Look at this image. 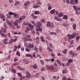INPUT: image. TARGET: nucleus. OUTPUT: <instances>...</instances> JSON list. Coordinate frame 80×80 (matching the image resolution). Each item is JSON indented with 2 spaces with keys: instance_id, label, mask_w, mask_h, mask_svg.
Wrapping results in <instances>:
<instances>
[{
  "instance_id": "1",
  "label": "nucleus",
  "mask_w": 80,
  "mask_h": 80,
  "mask_svg": "<svg viewBox=\"0 0 80 80\" xmlns=\"http://www.w3.org/2000/svg\"><path fill=\"white\" fill-rule=\"evenodd\" d=\"M0 18H1L3 22L5 21V17L2 14L0 13Z\"/></svg>"
},
{
  "instance_id": "2",
  "label": "nucleus",
  "mask_w": 80,
  "mask_h": 80,
  "mask_svg": "<svg viewBox=\"0 0 80 80\" xmlns=\"http://www.w3.org/2000/svg\"><path fill=\"white\" fill-rule=\"evenodd\" d=\"M36 26H37V27H38V28H40L42 26V23H40V22L38 21L37 22Z\"/></svg>"
},
{
  "instance_id": "3",
  "label": "nucleus",
  "mask_w": 80,
  "mask_h": 80,
  "mask_svg": "<svg viewBox=\"0 0 80 80\" xmlns=\"http://www.w3.org/2000/svg\"><path fill=\"white\" fill-rule=\"evenodd\" d=\"M40 6L37 3L36 4H33V7L34 8H38L39 7H40Z\"/></svg>"
},
{
  "instance_id": "4",
  "label": "nucleus",
  "mask_w": 80,
  "mask_h": 80,
  "mask_svg": "<svg viewBox=\"0 0 80 80\" xmlns=\"http://www.w3.org/2000/svg\"><path fill=\"white\" fill-rule=\"evenodd\" d=\"M26 78H30L31 77V74L28 72L27 71L26 72Z\"/></svg>"
},
{
  "instance_id": "5",
  "label": "nucleus",
  "mask_w": 80,
  "mask_h": 80,
  "mask_svg": "<svg viewBox=\"0 0 80 80\" xmlns=\"http://www.w3.org/2000/svg\"><path fill=\"white\" fill-rule=\"evenodd\" d=\"M78 34L76 33H73L71 35L72 38H74V37H75L76 36H77Z\"/></svg>"
},
{
  "instance_id": "6",
  "label": "nucleus",
  "mask_w": 80,
  "mask_h": 80,
  "mask_svg": "<svg viewBox=\"0 0 80 80\" xmlns=\"http://www.w3.org/2000/svg\"><path fill=\"white\" fill-rule=\"evenodd\" d=\"M54 67L52 65H50V69H49V71L50 72H54Z\"/></svg>"
},
{
  "instance_id": "7",
  "label": "nucleus",
  "mask_w": 80,
  "mask_h": 80,
  "mask_svg": "<svg viewBox=\"0 0 80 80\" xmlns=\"http://www.w3.org/2000/svg\"><path fill=\"white\" fill-rule=\"evenodd\" d=\"M36 30L37 31V32H39V31H40V32H42V29L41 28H38L36 27Z\"/></svg>"
},
{
  "instance_id": "8",
  "label": "nucleus",
  "mask_w": 80,
  "mask_h": 80,
  "mask_svg": "<svg viewBox=\"0 0 80 80\" xmlns=\"http://www.w3.org/2000/svg\"><path fill=\"white\" fill-rule=\"evenodd\" d=\"M28 26L30 28V29L31 30H33V28H34V26L33 25H32L31 24L29 23Z\"/></svg>"
},
{
  "instance_id": "9",
  "label": "nucleus",
  "mask_w": 80,
  "mask_h": 80,
  "mask_svg": "<svg viewBox=\"0 0 80 80\" xmlns=\"http://www.w3.org/2000/svg\"><path fill=\"white\" fill-rule=\"evenodd\" d=\"M6 23H7V24L9 25V26H10V27H12V25H13V24L12 23H11L10 22L6 20Z\"/></svg>"
},
{
  "instance_id": "10",
  "label": "nucleus",
  "mask_w": 80,
  "mask_h": 80,
  "mask_svg": "<svg viewBox=\"0 0 80 80\" xmlns=\"http://www.w3.org/2000/svg\"><path fill=\"white\" fill-rule=\"evenodd\" d=\"M62 25L63 27H68V24L67 23H66L65 22H64L62 24Z\"/></svg>"
},
{
  "instance_id": "11",
  "label": "nucleus",
  "mask_w": 80,
  "mask_h": 80,
  "mask_svg": "<svg viewBox=\"0 0 80 80\" xmlns=\"http://www.w3.org/2000/svg\"><path fill=\"white\" fill-rule=\"evenodd\" d=\"M46 69L47 70L49 71L50 70V65L49 66V65L48 64L46 66Z\"/></svg>"
},
{
  "instance_id": "12",
  "label": "nucleus",
  "mask_w": 80,
  "mask_h": 80,
  "mask_svg": "<svg viewBox=\"0 0 80 80\" xmlns=\"http://www.w3.org/2000/svg\"><path fill=\"white\" fill-rule=\"evenodd\" d=\"M30 3V2L29 1H28L27 2L24 3V6H27Z\"/></svg>"
},
{
  "instance_id": "13",
  "label": "nucleus",
  "mask_w": 80,
  "mask_h": 80,
  "mask_svg": "<svg viewBox=\"0 0 80 80\" xmlns=\"http://www.w3.org/2000/svg\"><path fill=\"white\" fill-rule=\"evenodd\" d=\"M18 69L20 70H21L22 71H23L25 70V68H20L19 66H18Z\"/></svg>"
},
{
  "instance_id": "14",
  "label": "nucleus",
  "mask_w": 80,
  "mask_h": 80,
  "mask_svg": "<svg viewBox=\"0 0 80 80\" xmlns=\"http://www.w3.org/2000/svg\"><path fill=\"white\" fill-rule=\"evenodd\" d=\"M69 3L71 5H74L75 4L74 3V0H70Z\"/></svg>"
},
{
  "instance_id": "15",
  "label": "nucleus",
  "mask_w": 80,
  "mask_h": 80,
  "mask_svg": "<svg viewBox=\"0 0 80 80\" xmlns=\"http://www.w3.org/2000/svg\"><path fill=\"white\" fill-rule=\"evenodd\" d=\"M50 25H51V22H47V24L46 25L47 27H50Z\"/></svg>"
},
{
  "instance_id": "16",
  "label": "nucleus",
  "mask_w": 80,
  "mask_h": 80,
  "mask_svg": "<svg viewBox=\"0 0 80 80\" xmlns=\"http://www.w3.org/2000/svg\"><path fill=\"white\" fill-rule=\"evenodd\" d=\"M13 15L15 18H18L19 17V16H18V15H17V13H14Z\"/></svg>"
},
{
  "instance_id": "17",
  "label": "nucleus",
  "mask_w": 80,
  "mask_h": 80,
  "mask_svg": "<svg viewBox=\"0 0 80 80\" xmlns=\"http://www.w3.org/2000/svg\"><path fill=\"white\" fill-rule=\"evenodd\" d=\"M55 12V9H53L50 12V13H51V14H54Z\"/></svg>"
},
{
  "instance_id": "18",
  "label": "nucleus",
  "mask_w": 80,
  "mask_h": 80,
  "mask_svg": "<svg viewBox=\"0 0 80 80\" xmlns=\"http://www.w3.org/2000/svg\"><path fill=\"white\" fill-rule=\"evenodd\" d=\"M67 72H68V70L67 69L63 70L62 71L63 74H65V73H67Z\"/></svg>"
},
{
  "instance_id": "19",
  "label": "nucleus",
  "mask_w": 80,
  "mask_h": 80,
  "mask_svg": "<svg viewBox=\"0 0 80 80\" xmlns=\"http://www.w3.org/2000/svg\"><path fill=\"white\" fill-rule=\"evenodd\" d=\"M25 17H26L25 16H23L22 17H20L19 19H20V20H22L23 19H25Z\"/></svg>"
},
{
  "instance_id": "20",
  "label": "nucleus",
  "mask_w": 80,
  "mask_h": 80,
  "mask_svg": "<svg viewBox=\"0 0 80 80\" xmlns=\"http://www.w3.org/2000/svg\"><path fill=\"white\" fill-rule=\"evenodd\" d=\"M29 47H30V48H33V47H34V46L33 44L30 43L29 44Z\"/></svg>"
},
{
  "instance_id": "21",
  "label": "nucleus",
  "mask_w": 80,
  "mask_h": 80,
  "mask_svg": "<svg viewBox=\"0 0 80 80\" xmlns=\"http://www.w3.org/2000/svg\"><path fill=\"white\" fill-rule=\"evenodd\" d=\"M47 49L49 52H53V50L50 47H48Z\"/></svg>"
},
{
  "instance_id": "22",
  "label": "nucleus",
  "mask_w": 80,
  "mask_h": 80,
  "mask_svg": "<svg viewBox=\"0 0 80 80\" xmlns=\"http://www.w3.org/2000/svg\"><path fill=\"white\" fill-rule=\"evenodd\" d=\"M63 19H65V20H67V19H68V17L67 15H64L63 17Z\"/></svg>"
},
{
  "instance_id": "23",
  "label": "nucleus",
  "mask_w": 80,
  "mask_h": 80,
  "mask_svg": "<svg viewBox=\"0 0 80 80\" xmlns=\"http://www.w3.org/2000/svg\"><path fill=\"white\" fill-rule=\"evenodd\" d=\"M56 62L58 63V64H59L60 66H61L62 65V64L61 63V62H60V61L59 60H56Z\"/></svg>"
},
{
  "instance_id": "24",
  "label": "nucleus",
  "mask_w": 80,
  "mask_h": 80,
  "mask_svg": "<svg viewBox=\"0 0 80 80\" xmlns=\"http://www.w3.org/2000/svg\"><path fill=\"white\" fill-rule=\"evenodd\" d=\"M50 27L51 28H54V27H55V26L54 25H53V23H51V24L50 26Z\"/></svg>"
},
{
  "instance_id": "25",
  "label": "nucleus",
  "mask_w": 80,
  "mask_h": 80,
  "mask_svg": "<svg viewBox=\"0 0 80 80\" xmlns=\"http://www.w3.org/2000/svg\"><path fill=\"white\" fill-rule=\"evenodd\" d=\"M31 23L34 26V27H36V24L35 22L33 21H32L31 22Z\"/></svg>"
},
{
  "instance_id": "26",
  "label": "nucleus",
  "mask_w": 80,
  "mask_h": 80,
  "mask_svg": "<svg viewBox=\"0 0 80 80\" xmlns=\"http://www.w3.org/2000/svg\"><path fill=\"white\" fill-rule=\"evenodd\" d=\"M22 39H23V40H24V41L25 42H27V41H28V38H23L22 37Z\"/></svg>"
},
{
  "instance_id": "27",
  "label": "nucleus",
  "mask_w": 80,
  "mask_h": 80,
  "mask_svg": "<svg viewBox=\"0 0 80 80\" xmlns=\"http://www.w3.org/2000/svg\"><path fill=\"white\" fill-rule=\"evenodd\" d=\"M14 25H18V21L17 20H16L14 22Z\"/></svg>"
},
{
  "instance_id": "28",
  "label": "nucleus",
  "mask_w": 80,
  "mask_h": 80,
  "mask_svg": "<svg viewBox=\"0 0 80 80\" xmlns=\"http://www.w3.org/2000/svg\"><path fill=\"white\" fill-rule=\"evenodd\" d=\"M41 40L43 42H45V40L43 39V37L42 36L41 37Z\"/></svg>"
},
{
  "instance_id": "29",
  "label": "nucleus",
  "mask_w": 80,
  "mask_h": 80,
  "mask_svg": "<svg viewBox=\"0 0 80 80\" xmlns=\"http://www.w3.org/2000/svg\"><path fill=\"white\" fill-rule=\"evenodd\" d=\"M41 40L43 42H45V40L43 39V37L42 36L41 37Z\"/></svg>"
},
{
  "instance_id": "30",
  "label": "nucleus",
  "mask_w": 80,
  "mask_h": 80,
  "mask_svg": "<svg viewBox=\"0 0 80 80\" xmlns=\"http://www.w3.org/2000/svg\"><path fill=\"white\" fill-rule=\"evenodd\" d=\"M73 30H76V24H73Z\"/></svg>"
},
{
  "instance_id": "31",
  "label": "nucleus",
  "mask_w": 80,
  "mask_h": 80,
  "mask_svg": "<svg viewBox=\"0 0 80 80\" xmlns=\"http://www.w3.org/2000/svg\"><path fill=\"white\" fill-rule=\"evenodd\" d=\"M32 67L36 69L37 68V66L36 64H34V65L32 66Z\"/></svg>"
},
{
  "instance_id": "32",
  "label": "nucleus",
  "mask_w": 80,
  "mask_h": 80,
  "mask_svg": "<svg viewBox=\"0 0 80 80\" xmlns=\"http://www.w3.org/2000/svg\"><path fill=\"white\" fill-rule=\"evenodd\" d=\"M38 48L40 52H42V51L43 50V48L41 46L39 47Z\"/></svg>"
},
{
  "instance_id": "33",
  "label": "nucleus",
  "mask_w": 80,
  "mask_h": 80,
  "mask_svg": "<svg viewBox=\"0 0 80 80\" xmlns=\"http://www.w3.org/2000/svg\"><path fill=\"white\" fill-rule=\"evenodd\" d=\"M12 72L13 73H16V70L14 69H12Z\"/></svg>"
},
{
  "instance_id": "34",
  "label": "nucleus",
  "mask_w": 80,
  "mask_h": 80,
  "mask_svg": "<svg viewBox=\"0 0 80 80\" xmlns=\"http://www.w3.org/2000/svg\"><path fill=\"white\" fill-rule=\"evenodd\" d=\"M34 51H35L37 53V52H38V48L35 47Z\"/></svg>"
},
{
  "instance_id": "35",
  "label": "nucleus",
  "mask_w": 80,
  "mask_h": 80,
  "mask_svg": "<svg viewBox=\"0 0 80 80\" xmlns=\"http://www.w3.org/2000/svg\"><path fill=\"white\" fill-rule=\"evenodd\" d=\"M56 14H57V15L58 16V17H60V14L58 13V12H57V11H56Z\"/></svg>"
},
{
  "instance_id": "36",
  "label": "nucleus",
  "mask_w": 80,
  "mask_h": 80,
  "mask_svg": "<svg viewBox=\"0 0 80 80\" xmlns=\"http://www.w3.org/2000/svg\"><path fill=\"white\" fill-rule=\"evenodd\" d=\"M57 21L58 22V21L61 22V21H62V19H61L60 18H58L57 19Z\"/></svg>"
},
{
  "instance_id": "37",
  "label": "nucleus",
  "mask_w": 80,
  "mask_h": 80,
  "mask_svg": "<svg viewBox=\"0 0 80 80\" xmlns=\"http://www.w3.org/2000/svg\"><path fill=\"white\" fill-rule=\"evenodd\" d=\"M14 51H16L17 50V48H18V46H16V45H14Z\"/></svg>"
},
{
  "instance_id": "38",
  "label": "nucleus",
  "mask_w": 80,
  "mask_h": 80,
  "mask_svg": "<svg viewBox=\"0 0 80 80\" xmlns=\"http://www.w3.org/2000/svg\"><path fill=\"white\" fill-rule=\"evenodd\" d=\"M6 16L8 18H12L11 16L8 14H7Z\"/></svg>"
},
{
  "instance_id": "39",
  "label": "nucleus",
  "mask_w": 80,
  "mask_h": 80,
  "mask_svg": "<svg viewBox=\"0 0 80 80\" xmlns=\"http://www.w3.org/2000/svg\"><path fill=\"white\" fill-rule=\"evenodd\" d=\"M13 39H11L10 41H9V43L10 44H11V43H13Z\"/></svg>"
},
{
  "instance_id": "40",
  "label": "nucleus",
  "mask_w": 80,
  "mask_h": 80,
  "mask_svg": "<svg viewBox=\"0 0 80 80\" xmlns=\"http://www.w3.org/2000/svg\"><path fill=\"white\" fill-rule=\"evenodd\" d=\"M26 38H30V34L27 35L26 36Z\"/></svg>"
},
{
  "instance_id": "41",
  "label": "nucleus",
  "mask_w": 80,
  "mask_h": 80,
  "mask_svg": "<svg viewBox=\"0 0 80 80\" xmlns=\"http://www.w3.org/2000/svg\"><path fill=\"white\" fill-rule=\"evenodd\" d=\"M40 13V12L38 11H36L34 13L35 14V15H38V14H39V13Z\"/></svg>"
},
{
  "instance_id": "42",
  "label": "nucleus",
  "mask_w": 80,
  "mask_h": 80,
  "mask_svg": "<svg viewBox=\"0 0 80 80\" xmlns=\"http://www.w3.org/2000/svg\"><path fill=\"white\" fill-rule=\"evenodd\" d=\"M1 29L2 30H3V32H4V33H6V32H7V30H6V29H4L3 28H1Z\"/></svg>"
},
{
  "instance_id": "43",
  "label": "nucleus",
  "mask_w": 80,
  "mask_h": 80,
  "mask_svg": "<svg viewBox=\"0 0 80 80\" xmlns=\"http://www.w3.org/2000/svg\"><path fill=\"white\" fill-rule=\"evenodd\" d=\"M40 62H41V63L42 65H43L44 64V62H43V61L40 60Z\"/></svg>"
},
{
  "instance_id": "44",
  "label": "nucleus",
  "mask_w": 80,
  "mask_h": 80,
  "mask_svg": "<svg viewBox=\"0 0 80 80\" xmlns=\"http://www.w3.org/2000/svg\"><path fill=\"white\" fill-rule=\"evenodd\" d=\"M14 13L9 12V14L10 15H13Z\"/></svg>"
},
{
  "instance_id": "45",
  "label": "nucleus",
  "mask_w": 80,
  "mask_h": 80,
  "mask_svg": "<svg viewBox=\"0 0 80 80\" xmlns=\"http://www.w3.org/2000/svg\"><path fill=\"white\" fill-rule=\"evenodd\" d=\"M70 34H68V36H69V37H68V38L70 39H72V36L71 35L70 36Z\"/></svg>"
},
{
  "instance_id": "46",
  "label": "nucleus",
  "mask_w": 80,
  "mask_h": 80,
  "mask_svg": "<svg viewBox=\"0 0 80 80\" xmlns=\"http://www.w3.org/2000/svg\"><path fill=\"white\" fill-rule=\"evenodd\" d=\"M26 57H32V55L30 54H27L26 55Z\"/></svg>"
},
{
  "instance_id": "47",
  "label": "nucleus",
  "mask_w": 80,
  "mask_h": 80,
  "mask_svg": "<svg viewBox=\"0 0 80 80\" xmlns=\"http://www.w3.org/2000/svg\"><path fill=\"white\" fill-rule=\"evenodd\" d=\"M48 9L49 10H50L52 9V5H50L48 8Z\"/></svg>"
},
{
  "instance_id": "48",
  "label": "nucleus",
  "mask_w": 80,
  "mask_h": 80,
  "mask_svg": "<svg viewBox=\"0 0 80 80\" xmlns=\"http://www.w3.org/2000/svg\"><path fill=\"white\" fill-rule=\"evenodd\" d=\"M18 75L20 77H22V74L20 72H18Z\"/></svg>"
},
{
  "instance_id": "49",
  "label": "nucleus",
  "mask_w": 80,
  "mask_h": 80,
  "mask_svg": "<svg viewBox=\"0 0 80 80\" xmlns=\"http://www.w3.org/2000/svg\"><path fill=\"white\" fill-rule=\"evenodd\" d=\"M60 18L61 17H63V13L62 12H60Z\"/></svg>"
},
{
  "instance_id": "50",
  "label": "nucleus",
  "mask_w": 80,
  "mask_h": 80,
  "mask_svg": "<svg viewBox=\"0 0 80 80\" xmlns=\"http://www.w3.org/2000/svg\"><path fill=\"white\" fill-rule=\"evenodd\" d=\"M18 4H19V2H15V4H14V5L16 6L17 5H18Z\"/></svg>"
},
{
  "instance_id": "51",
  "label": "nucleus",
  "mask_w": 80,
  "mask_h": 80,
  "mask_svg": "<svg viewBox=\"0 0 80 80\" xmlns=\"http://www.w3.org/2000/svg\"><path fill=\"white\" fill-rule=\"evenodd\" d=\"M41 71H45V68L44 67H42L41 69Z\"/></svg>"
},
{
  "instance_id": "52",
  "label": "nucleus",
  "mask_w": 80,
  "mask_h": 80,
  "mask_svg": "<svg viewBox=\"0 0 80 80\" xmlns=\"http://www.w3.org/2000/svg\"><path fill=\"white\" fill-rule=\"evenodd\" d=\"M16 54L17 55H18V57H20V53L18 52H17L16 53Z\"/></svg>"
},
{
  "instance_id": "53",
  "label": "nucleus",
  "mask_w": 80,
  "mask_h": 80,
  "mask_svg": "<svg viewBox=\"0 0 80 80\" xmlns=\"http://www.w3.org/2000/svg\"><path fill=\"white\" fill-rule=\"evenodd\" d=\"M18 65V63L17 62H15L13 64V66H15V65Z\"/></svg>"
},
{
  "instance_id": "54",
  "label": "nucleus",
  "mask_w": 80,
  "mask_h": 80,
  "mask_svg": "<svg viewBox=\"0 0 80 80\" xmlns=\"http://www.w3.org/2000/svg\"><path fill=\"white\" fill-rule=\"evenodd\" d=\"M72 59H69L68 62H69V63H71V62H72Z\"/></svg>"
},
{
  "instance_id": "55",
  "label": "nucleus",
  "mask_w": 80,
  "mask_h": 80,
  "mask_svg": "<svg viewBox=\"0 0 80 80\" xmlns=\"http://www.w3.org/2000/svg\"><path fill=\"white\" fill-rule=\"evenodd\" d=\"M17 58H14V62H17V61H18V60H19V59H17Z\"/></svg>"
},
{
  "instance_id": "56",
  "label": "nucleus",
  "mask_w": 80,
  "mask_h": 80,
  "mask_svg": "<svg viewBox=\"0 0 80 80\" xmlns=\"http://www.w3.org/2000/svg\"><path fill=\"white\" fill-rule=\"evenodd\" d=\"M26 30H27V31H30V29L29 28H26Z\"/></svg>"
},
{
  "instance_id": "57",
  "label": "nucleus",
  "mask_w": 80,
  "mask_h": 80,
  "mask_svg": "<svg viewBox=\"0 0 80 80\" xmlns=\"http://www.w3.org/2000/svg\"><path fill=\"white\" fill-rule=\"evenodd\" d=\"M25 49L27 52H30V49H28V48H26Z\"/></svg>"
},
{
  "instance_id": "58",
  "label": "nucleus",
  "mask_w": 80,
  "mask_h": 80,
  "mask_svg": "<svg viewBox=\"0 0 80 80\" xmlns=\"http://www.w3.org/2000/svg\"><path fill=\"white\" fill-rule=\"evenodd\" d=\"M18 22L19 23H20L22 22V20H20V19H19L18 20Z\"/></svg>"
},
{
  "instance_id": "59",
  "label": "nucleus",
  "mask_w": 80,
  "mask_h": 80,
  "mask_svg": "<svg viewBox=\"0 0 80 80\" xmlns=\"http://www.w3.org/2000/svg\"><path fill=\"white\" fill-rule=\"evenodd\" d=\"M41 23H44L45 22V19H43L41 21Z\"/></svg>"
},
{
  "instance_id": "60",
  "label": "nucleus",
  "mask_w": 80,
  "mask_h": 80,
  "mask_svg": "<svg viewBox=\"0 0 80 80\" xmlns=\"http://www.w3.org/2000/svg\"><path fill=\"white\" fill-rule=\"evenodd\" d=\"M51 35H56V33L53 32H51Z\"/></svg>"
},
{
  "instance_id": "61",
  "label": "nucleus",
  "mask_w": 80,
  "mask_h": 80,
  "mask_svg": "<svg viewBox=\"0 0 80 80\" xmlns=\"http://www.w3.org/2000/svg\"><path fill=\"white\" fill-rule=\"evenodd\" d=\"M74 3L76 4H77L78 3V0H74Z\"/></svg>"
},
{
  "instance_id": "62",
  "label": "nucleus",
  "mask_w": 80,
  "mask_h": 80,
  "mask_svg": "<svg viewBox=\"0 0 80 80\" xmlns=\"http://www.w3.org/2000/svg\"><path fill=\"white\" fill-rule=\"evenodd\" d=\"M75 12H76V14H77V15H78L79 13H78V10H76Z\"/></svg>"
},
{
  "instance_id": "63",
  "label": "nucleus",
  "mask_w": 80,
  "mask_h": 80,
  "mask_svg": "<svg viewBox=\"0 0 80 80\" xmlns=\"http://www.w3.org/2000/svg\"><path fill=\"white\" fill-rule=\"evenodd\" d=\"M77 50H80V45L77 48Z\"/></svg>"
},
{
  "instance_id": "64",
  "label": "nucleus",
  "mask_w": 80,
  "mask_h": 80,
  "mask_svg": "<svg viewBox=\"0 0 80 80\" xmlns=\"http://www.w3.org/2000/svg\"><path fill=\"white\" fill-rule=\"evenodd\" d=\"M80 38V36H78L76 37V40H78Z\"/></svg>"
}]
</instances>
